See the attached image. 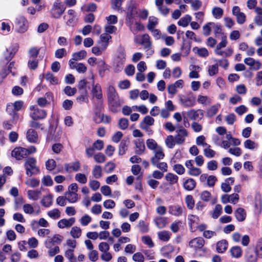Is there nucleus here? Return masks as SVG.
<instances>
[{
  "instance_id": "f257e3e1",
  "label": "nucleus",
  "mask_w": 262,
  "mask_h": 262,
  "mask_svg": "<svg viewBox=\"0 0 262 262\" xmlns=\"http://www.w3.org/2000/svg\"><path fill=\"white\" fill-rule=\"evenodd\" d=\"M107 100L109 110L114 113L120 111L123 103V100L120 98L115 88L112 85H110L107 88Z\"/></svg>"
},
{
  "instance_id": "f03ea898",
  "label": "nucleus",
  "mask_w": 262,
  "mask_h": 262,
  "mask_svg": "<svg viewBox=\"0 0 262 262\" xmlns=\"http://www.w3.org/2000/svg\"><path fill=\"white\" fill-rule=\"evenodd\" d=\"M126 61L125 49L120 46L117 51L113 62V67L116 72H120L123 69Z\"/></svg>"
},
{
  "instance_id": "7ed1b4c3",
  "label": "nucleus",
  "mask_w": 262,
  "mask_h": 262,
  "mask_svg": "<svg viewBox=\"0 0 262 262\" xmlns=\"http://www.w3.org/2000/svg\"><path fill=\"white\" fill-rule=\"evenodd\" d=\"M24 167L28 177L37 175L40 172L39 167L37 166V161L33 157L28 158L25 160Z\"/></svg>"
},
{
  "instance_id": "20e7f679",
  "label": "nucleus",
  "mask_w": 262,
  "mask_h": 262,
  "mask_svg": "<svg viewBox=\"0 0 262 262\" xmlns=\"http://www.w3.org/2000/svg\"><path fill=\"white\" fill-rule=\"evenodd\" d=\"M66 9V6L63 3L59 0H56L52 4L50 9L51 15L54 18H59L64 12Z\"/></svg>"
},
{
  "instance_id": "39448f33",
  "label": "nucleus",
  "mask_w": 262,
  "mask_h": 262,
  "mask_svg": "<svg viewBox=\"0 0 262 262\" xmlns=\"http://www.w3.org/2000/svg\"><path fill=\"white\" fill-rule=\"evenodd\" d=\"M168 212L175 216H181L186 215L185 208L183 205L173 204L168 206Z\"/></svg>"
},
{
  "instance_id": "423d86ee",
  "label": "nucleus",
  "mask_w": 262,
  "mask_h": 262,
  "mask_svg": "<svg viewBox=\"0 0 262 262\" xmlns=\"http://www.w3.org/2000/svg\"><path fill=\"white\" fill-rule=\"evenodd\" d=\"M180 101L181 105L186 107H193L196 104L195 97L192 94L188 96L181 95L180 97Z\"/></svg>"
},
{
  "instance_id": "0eeeda50",
  "label": "nucleus",
  "mask_w": 262,
  "mask_h": 262,
  "mask_svg": "<svg viewBox=\"0 0 262 262\" xmlns=\"http://www.w3.org/2000/svg\"><path fill=\"white\" fill-rule=\"evenodd\" d=\"M179 129L176 130L177 135L174 136L175 141L177 144H182L188 136V132L182 126L178 127Z\"/></svg>"
},
{
  "instance_id": "6e6552de",
  "label": "nucleus",
  "mask_w": 262,
  "mask_h": 262,
  "mask_svg": "<svg viewBox=\"0 0 262 262\" xmlns=\"http://www.w3.org/2000/svg\"><path fill=\"white\" fill-rule=\"evenodd\" d=\"M138 14L137 6L135 4L130 5L127 9L126 21L133 24Z\"/></svg>"
},
{
  "instance_id": "1a4fd4ad",
  "label": "nucleus",
  "mask_w": 262,
  "mask_h": 262,
  "mask_svg": "<svg viewBox=\"0 0 262 262\" xmlns=\"http://www.w3.org/2000/svg\"><path fill=\"white\" fill-rule=\"evenodd\" d=\"M30 110L33 111L30 114V116L33 120L43 119L47 116L46 112L43 110L39 109L34 106H31Z\"/></svg>"
},
{
  "instance_id": "9d476101",
  "label": "nucleus",
  "mask_w": 262,
  "mask_h": 262,
  "mask_svg": "<svg viewBox=\"0 0 262 262\" xmlns=\"http://www.w3.org/2000/svg\"><path fill=\"white\" fill-rule=\"evenodd\" d=\"M12 157L15 158L17 160H21L28 156L27 148L19 147L15 148L11 152Z\"/></svg>"
},
{
  "instance_id": "9b49d317",
  "label": "nucleus",
  "mask_w": 262,
  "mask_h": 262,
  "mask_svg": "<svg viewBox=\"0 0 262 262\" xmlns=\"http://www.w3.org/2000/svg\"><path fill=\"white\" fill-rule=\"evenodd\" d=\"M257 257L254 247H250L246 249L245 255L246 262H257Z\"/></svg>"
},
{
  "instance_id": "f8f14e48",
  "label": "nucleus",
  "mask_w": 262,
  "mask_h": 262,
  "mask_svg": "<svg viewBox=\"0 0 262 262\" xmlns=\"http://www.w3.org/2000/svg\"><path fill=\"white\" fill-rule=\"evenodd\" d=\"M91 83L93 85L92 93L94 97H95L97 99L100 100L102 98V93L101 88L99 84H94L95 81L94 79V76L92 75L90 78Z\"/></svg>"
},
{
  "instance_id": "ddd939ff",
  "label": "nucleus",
  "mask_w": 262,
  "mask_h": 262,
  "mask_svg": "<svg viewBox=\"0 0 262 262\" xmlns=\"http://www.w3.org/2000/svg\"><path fill=\"white\" fill-rule=\"evenodd\" d=\"M187 115L190 119L192 120H201L204 116V111L202 110L192 109L187 112Z\"/></svg>"
},
{
  "instance_id": "4468645a",
  "label": "nucleus",
  "mask_w": 262,
  "mask_h": 262,
  "mask_svg": "<svg viewBox=\"0 0 262 262\" xmlns=\"http://www.w3.org/2000/svg\"><path fill=\"white\" fill-rule=\"evenodd\" d=\"M16 26L17 31L19 33H24L28 29L27 20L24 16H19L16 18Z\"/></svg>"
},
{
  "instance_id": "2eb2a0df",
  "label": "nucleus",
  "mask_w": 262,
  "mask_h": 262,
  "mask_svg": "<svg viewBox=\"0 0 262 262\" xmlns=\"http://www.w3.org/2000/svg\"><path fill=\"white\" fill-rule=\"evenodd\" d=\"M205 244L204 239L201 237H198L191 239L189 243V246L195 251L201 249Z\"/></svg>"
},
{
  "instance_id": "dca6fc26",
  "label": "nucleus",
  "mask_w": 262,
  "mask_h": 262,
  "mask_svg": "<svg viewBox=\"0 0 262 262\" xmlns=\"http://www.w3.org/2000/svg\"><path fill=\"white\" fill-rule=\"evenodd\" d=\"M64 19L67 20L66 24L69 26H74L76 24L75 12L72 9L69 10L67 12V15L63 17Z\"/></svg>"
},
{
  "instance_id": "f3484780",
  "label": "nucleus",
  "mask_w": 262,
  "mask_h": 262,
  "mask_svg": "<svg viewBox=\"0 0 262 262\" xmlns=\"http://www.w3.org/2000/svg\"><path fill=\"white\" fill-rule=\"evenodd\" d=\"M154 156L151 158V162L152 165L157 164L160 160L163 159L165 156L162 147H158L154 151Z\"/></svg>"
},
{
  "instance_id": "a211bd4d",
  "label": "nucleus",
  "mask_w": 262,
  "mask_h": 262,
  "mask_svg": "<svg viewBox=\"0 0 262 262\" xmlns=\"http://www.w3.org/2000/svg\"><path fill=\"white\" fill-rule=\"evenodd\" d=\"M64 167L67 172H76L80 169V163L79 161H75L70 163H66Z\"/></svg>"
},
{
  "instance_id": "6ab92c4d",
  "label": "nucleus",
  "mask_w": 262,
  "mask_h": 262,
  "mask_svg": "<svg viewBox=\"0 0 262 262\" xmlns=\"http://www.w3.org/2000/svg\"><path fill=\"white\" fill-rule=\"evenodd\" d=\"M75 222V219L71 217L69 219H61L57 223L58 228L60 229L69 228L71 227Z\"/></svg>"
},
{
  "instance_id": "aec40b11",
  "label": "nucleus",
  "mask_w": 262,
  "mask_h": 262,
  "mask_svg": "<svg viewBox=\"0 0 262 262\" xmlns=\"http://www.w3.org/2000/svg\"><path fill=\"white\" fill-rule=\"evenodd\" d=\"M126 24L134 34H136L138 31H142L144 28L142 24L136 20V18L134 19V22L133 24L129 21H126Z\"/></svg>"
},
{
  "instance_id": "412c9836",
  "label": "nucleus",
  "mask_w": 262,
  "mask_h": 262,
  "mask_svg": "<svg viewBox=\"0 0 262 262\" xmlns=\"http://www.w3.org/2000/svg\"><path fill=\"white\" fill-rule=\"evenodd\" d=\"M262 209V198L259 193L255 194L254 198V211L256 214H259Z\"/></svg>"
},
{
  "instance_id": "4be33fe9",
  "label": "nucleus",
  "mask_w": 262,
  "mask_h": 262,
  "mask_svg": "<svg viewBox=\"0 0 262 262\" xmlns=\"http://www.w3.org/2000/svg\"><path fill=\"white\" fill-rule=\"evenodd\" d=\"M134 143L136 145L135 152L138 155H142L145 149L144 142L143 139H136L134 141Z\"/></svg>"
},
{
  "instance_id": "5701e85b",
  "label": "nucleus",
  "mask_w": 262,
  "mask_h": 262,
  "mask_svg": "<svg viewBox=\"0 0 262 262\" xmlns=\"http://www.w3.org/2000/svg\"><path fill=\"white\" fill-rule=\"evenodd\" d=\"M27 139L31 143H36L38 140V135L34 129H29L27 132Z\"/></svg>"
},
{
  "instance_id": "b1692460",
  "label": "nucleus",
  "mask_w": 262,
  "mask_h": 262,
  "mask_svg": "<svg viewBox=\"0 0 262 262\" xmlns=\"http://www.w3.org/2000/svg\"><path fill=\"white\" fill-rule=\"evenodd\" d=\"M140 44L144 46L145 49L150 48L151 47L152 42L148 34H144L142 35Z\"/></svg>"
},
{
  "instance_id": "393cba45",
  "label": "nucleus",
  "mask_w": 262,
  "mask_h": 262,
  "mask_svg": "<svg viewBox=\"0 0 262 262\" xmlns=\"http://www.w3.org/2000/svg\"><path fill=\"white\" fill-rule=\"evenodd\" d=\"M236 220L239 222L245 221L246 217V212L242 208H237L234 212Z\"/></svg>"
},
{
  "instance_id": "a878e982",
  "label": "nucleus",
  "mask_w": 262,
  "mask_h": 262,
  "mask_svg": "<svg viewBox=\"0 0 262 262\" xmlns=\"http://www.w3.org/2000/svg\"><path fill=\"white\" fill-rule=\"evenodd\" d=\"M64 195L67 201L70 203H75L79 199L77 193L67 191L65 192Z\"/></svg>"
},
{
  "instance_id": "bb28decb",
  "label": "nucleus",
  "mask_w": 262,
  "mask_h": 262,
  "mask_svg": "<svg viewBox=\"0 0 262 262\" xmlns=\"http://www.w3.org/2000/svg\"><path fill=\"white\" fill-rule=\"evenodd\" d=\"M221 107L219 103L211 106L206 111V116L208 118H211L216 115Z\"/></svg>"
},
{
  "instance_id": "cd10ccee",
  "label": "nucleus",
  "mask_w": 262,
  "mask_h": 262,
  "mask_svg": "<svg viewBox=\"0 0 262 262\" xmlns=\"http://www.w3.org/2000/svg\"><path fill=\"white\" fill-rule=\"evenodd\" d=\"M196 185V182L194 179L189 178L185 180L183 183L184 188L188 191H191L194 189Z\"/></svg>"
},
{
  "instance_id": "c85d7f7f",
  "label": "nucleus",
  "mask_w": 262,
  "mask_h": 262,
  "mask_svg": "<svg viewBox=\"0 0 262 262\" xmlns=\"http://www.w3.org/2000/svg\"><path fill=\"white\" fill-rule=\"evenodd\" d=\"M228 242L226 240L223 239L216 243V250L219 253H224L227 249Z\"/></svg>"
},
{
  "instance_id": "c756f323",
  "label": "nucleus",
  "mask_w": 262,
  "mask_h": 262,
  "mask_svg": "<svg viewBox=\"0 0 262 262\" xmlns=\"http://www.w3.org/2000/svg\"><path fill=\"white\" fill-rule=\"evenodd\" d=\"M230 252L232 257L238 258L242 255V250L239 246H234L230 250Z\"/></svg>"
},
{
  "instance_id": "7c9ffc66",
  "label": "nucleus",
  "mask_w": 262,
  "mask_h": 262,
  "mask_svg": "<svg viewBox=\"0 0 262 262\" xmlns=\"http://www.w3.org/2000/svg\"><path fill=\"white\" fill-rule=\"evenodd\" d=\"M28 196L30 200L36 201L37 200L41 194L40 190H29L27 191Z\"/></svg>"
},
{
  "instance_id": "2f4dec72",
  "label": "nucleus",
  "mask_w": 262,
  "mask_h": 262,
  "mask_svg": "<svg viewBox=\"0 0 262 262\" xmlns=\"http://www.w3.org/2000/svg\"><path fill=\"white\" fill-rule=\"evenodd\" d=\"M86 56V52L85 50H81L72 54V59L75 61L80 60L85 58Z\"/></svg>"
},
{
  "instance_id": "473e14b6",
  "label": "nucleus",
  "mask_w": 262,
  "mask_h": 262,
  "mask_svg": "<svg viewBox=\"0 0 262 262\" xmlns=\"http://www.w3.org/2000/svg\"><path fill=\"white\" fill-rule=\"evenodd\" d=\"M92 174L95 179H99L102 176V169L101 167L98 165H95L92 170Z\"/></svg>"
},
{
  "instance_id": "72a5a7b5",
  "label": "nucleus",
  "mask_w": 262,
  "mask_h": 262,
  "mask_svg": "<svg viewBox=\"0 0 262 262\" xmlns=\"http://www.w3.org/2000/svg\"><path fill=\"white\" fill-rule=\"evenodd\" d=\"M53 196L51 194L44 196L41 200V205L45 207H49L52 204Z\"/></svg>"
},
{
  "instance_id": "f704fd0d",
  "label": "nucleus",
  "mask_w": 262,
  "mask_h": 262,
  "mask_svg": "<svg viewBox=\"0 0 262 262\" xmlns=\"http://www.w3.org/2000/svg\"><path fill=\"white\" fill-rule=\"evenodd\" d=\"M159 238L162 241L167 242L170 238L171 233L168 231L163 230L158 233Z\"/></svg>"
},
{
  "instance_id": "c9c22d12",
  "label": "nucleus",
  "mask_w": 262,
  "mask_h": 262,
  "mask_svg": "<svg viewBox=\"0 0 262 262\" xmlns=\"http://www.w3.org/2000/svg\"><path fill=\"white\" fill-rule=\"evenodd\" d=\"M94 121L98 123L100 122L108 123L111 121V118L110 116L105 115L104 114H99L98 118H94Z\"/></svg>"
},
{
  "instance_id": "e433bc0d",
  "label": "nucleus",
  "mask_w": 262,
  "mask_h": 262,
  "mask_svg": "<svg viewBox=\"0 0 262 262\" xmlns=\"http://www.w3.org/2000/svg\"><path fill=\"white\" fill-rule=\"evenodd\" d=\"M191 20V16L189 15H186L185 16L180 18V19L178 22V24L180 26L186 27L188 25Z\"/></svg>"
},
{
  "instance_id": "4c0bfd02",
  "label": "nucleus",
  "mask_w": 262,
  "mask_h": 262,
  "mask_svg": "<svg viewBox=\"0 0 262 262\" xmlns=\"http://www.w3.org/2000/svg\"><path fill=\"white\" fill-rule=\"evenodd\" d=\"M165 179L170 185H173L178 182V177L172 173H168L165 176Z\"/></svg>"
},
{
  "instance_id": "58836bf2",
  "label": "nucleus",
  "mask_w": 262,
  "mask_h": 262,
  "mask_svg": "<svg viewBox=\"0 0 262 262\" xmlns=\"http://www.w3.org/2000/svg\"><path fill=\"white\" fill-rule=\"evenodd\" d=\"M155 222L158 228H163L167 224V219L165 217H158L155 219Z\"/></svg>"
},
{
  "instance_id": "ea45409f",
  "label": "nucleus",
  "mask_w": 262,
  "mask_h": 262,
  "mask_svg": "<svg viewBox=\"0 0 262 262\" xmlns=\"http://www.w3.org/2000/svg\"><path fill=\"white\" fill-rule=\"evenodd\" d=\"M16 52V49H12L11 51L8 49L6 50V51L4 54L5 60H6V63H8L12 59Z\"/></svg>"
},
{
  "instance_id": "a19ab883",
  "label": "nucleus",
  "mask_w": 262,
  "mask_h": 262,
  "mask_svg": "<svg viewBox=\"0 0 262 262\" xmlns=\"http://www.w3.org/2000/svg\"><path fill=\"white\" fill-rule=\"evenodd\" d=\"M212 25H214V23L209 22L203 26V34L204 36H208L210 34Z\"/></svg>"
},
{
  "instance_id": "79ce46f5",
  "label": "nucleus",
  "mask_w": 262,
  "mask_h": 262,
  "mask_svg": "<svg viewBox=\"0 0 262 262\" xmlns=\"http://www.w3.org/2000/svg\"><path fill=\"white\" fill-rule=\"evenodd\" d=\"M40 48L37 47H31L28 51L29 58H37L39 54Z\"/></svg>"
},
{
  "instance_id": "37998d69",
  "label": "nucleus",
  "mask_w": 262,
  "mask_h": 262,
  "mask_svg": "<svg viewBox=\"0 0 262 262\" xmlns=\"http://www.w3.org/2000/svg\"><path fill=\"white\" fill-rule=\"evenodd\" d=\"M70 234L73 238H78L81 235V229L77 226L73 227L71 230Z\"/></svg>"
},
{
  "instance_id": "c03bdc74",
  "label": "nucleus",
  "mask_w": 262,
  "mask_h": 262,
  "mask_svg": "<svg viewBox=\"0 0 262 262\" xmlns=\"http://www.w3.org/2000/svg\"><path fill=\"white\" fill-rule=\"evenodd\" d=\"M45 78L47 81L51 84H57L58 83V79L55 77L51 73H48L45 75Z\"/></svg>"
},
{
  "instance_id": "a18cd8bd",
  "label": "nucleus",
  "mask_w": 262,
  "mask_h": 262,
  "mask_svg": "<svg viewBox=\"0 0 262 262\" xmlns=\"http://www.w3.org/2000/svg\"><path fill=\"white\" fill-rule=\"evenodd\" d=\"M60 212L58 209H53L50 211H49L47 213L48 215L54 220L58 219L60 217Z\"/></svg>"
},
{
  "instance_id": "49530a36",
  "label": "nucleus",
  "mask_w": 262,
  "mask_h": 262,
  "mask_svg": "<svg viewBox=\"0 0 262 262\" xmlns=\"http://www.w3.org/2000/svg\"><path fill=\"white\" fill-rule=\"evenodd\" d=\"M158 21L156 17H150L148 19L147 28L148 30H153V29H155V27L158 25Z\"/></svg>"
},
{
  "instance_id": "de8ad7c7",
  "label": "nucleus",
  "mask_w": 262,
  "mask_h": 262,
  "mask_svg": "<svg viewBox=\"0 0 262 262\" xmlns=\"http://www.w3.org/2000/svg\"><path fill=\"white\" fill-rule=\"evenodd\" d=\"M223 10L220 7H214L212 10L213 16L216 19L221 18L223 15Z\"/></svg>"
},
{
  "instance_id": "09e8293b",
  "label": "nucleus",
  "mask_w": 262,
  "mask_h": 262,
  "mask_svg": "<svg viewBox=\"0 0 262 262\" xmlns=\"http://www.w3.org/2000/svg\"><path fill=\"white\" fill-rule=\"evenodd\" d=\"M128 141L123 140L121 141L119 145V154L120 155H123L125 153L127 149Z\"/></svg>"
},
{
  "instance_id": "8fccbe9b",
  "label": "nucleus",
  "mask_w": 262,
  "mask_h": 262,
  "mask_svg": "<svg viewBox=\"0 0 262 262\" xmlns=\"http://www.w3.org/2000/svg\"><path fill=\"white\" fill-rule=\"evenodd\" d=\"M146 145L148 149L153 151L156 150L158 147H161L158 146L155 140L148 139L146 141Z\"/></svg>"
},
{
  "instance_id": "3c124183",
  "label": "nucleus",
  "mask_w": 262,
  "mask_h": 262,
  "mask_svg": "<svg viewBox=\"0 0 262 262\" xmlns=\"http://www.w3.org/2000/svg\"><path fill=\"white\" fill-rule=\"evenodd\" d=\"M165 143L167 146L169 148H173L175 145L176 143L175 138L172 135H169L166 139Z\"/></svg>"
},
{
  "instance_id": "603ef678",
  "label": "nucleus",
  "mask_w": 262,
  "mask_h": 262,
  "mask_svg": "<svg viewBox=\"0 0 262 262\" xmlns=\"http://www.w3.org/2000/svg\"><path fill=\"white\" fill-rule=\"evenodd\" d=\"M244 145L245 148L251 150H253L257 147V144L250 139L246 140L244 142Z\"/></svg>"
},
{
  "instance_id": "864d4df0",
  "label": "nucleus",
  "mask_w": 262,
  "mask_h": 262,
  "mask_svg": "<svg viewBox=\"0 0 262 262\" xmlns=\"http://www.w3.org/2000/svg\"><path fill=\"white\" fill-rule=\"evenodd\" d=\"M233 50L231 48H228L224 51L221 50H215L216 55L222 56L223 57H229L233 54Z\"/></svg>"
},
{
  "instance_id": "5fc2aeb1",
  "label": "nucleus",
  "mask_w": 262,
  "mask_h": 262,
  "mask_svg": "<svg viewBox=\"0 0 262 262\" xmlns=\"http://www.w3.org/2000/svg\"><path fill=\"white\" fill-rule=\"evenodd\" d=\"M199 103L207 105L211 103L210 99L207 96L199 95L197 99Z\"/></svg>"
},
{
  "instance_id": "6e6d98bb",
  "label": "nucleus",
  "mask_w": 262,
  "mask_h": 262,
  "mask_svg": "<svg viewBox=\"0 0 262 262\" xmlns=\"http://www.w3.org/2000/svg\"><path fill=\"white\" fill-rule=\"evenodd\" d=\"M254 249L258 257L262 258V238H260L257 241Z\"/></svg>"
},
{
  "instance_id": "4d7b16f0",
  "label": "nucleus",
  "mask_w": 262,
  "mask_h": 262,
  "mask_svg": "<svg viewBox=\"0 0 262 262\" xmlns=\"http://www.w3.org/2000/svg\"><path fill=\"white\" fill-rule=\"evenodd\" d=\"M75 179L76 181L82 184H84L87 182V177L83 173H78L76 174Z\"/></svg>"
},
{
  "instance_id": "13d9d810",
  "label": "nucleus",
  "mask_w": 262,
  "mask_h": 262,
  "mask_svg": "<svg viewBox=\"0 0 262 262\" xmlns=\"http://www.w3.org/2000/svg\"><path fill=\"white\" fill-rule=\"evenodd\" d=\"M25 184L32 188H34L39 186V180L35 178L29 179L26 181Z\"/></svg>"
},
{
  "instance_id": "bf43d9fd",
  "label": "nucleus",
  "mask_w": 262,
  "mask_h": 262,
  "mask_svg": "<svg viewBox=\"0 0 262 262\" xmlns=\"http://www.w3.org/2000/svg\"><path fill=\"white\" fill-rule=\"evenodd\" d=\"M88 257L91 261H96L98 259V252L97 250H92L88 253Z\"/></svg>"
},
{
  "instance_id": "052dcab7",
  "label": "nucleus",
  "mask_w": 262,
  "mask_h": 262,
  "mask_svg": "<svg viewBox=\"0 0 262 262\" xmlns=\"http://www.w3.org/2000/svg\"><path fill=\"white\" fill-rule=\"evenodd\" d=\"M81 95L77 97L76 98V100L77 102L80 104L88 101V99L87 98L88 91H85L84 92H80Z\"/></svg>"
},
{
  "instance_id": "680f3d73",
  "label": "nucleus",
  "mask_w": 262,
  "mask_h": 262,
  "mask_svg": "<svg viewBox=\"0 0 262 262\" xmlns=\"http://www.w3.org/2000/svg\"><path fill=\"white\" fill-rule=\"evenodd\" d=\"M185 202L188 209H192L194 207V201L192 195H187L185 198Z\"/></svg>"
},
{
  "instance_id": "e2e57ef3",
  "label": "nucleus",
  "mask_w": 262,
  "mask_h": 262,
  "mask_svg": "<svg viewBox=\"0 0 262 262\" xmlns=\"http://www.w3.org/2000/svg\"><path fill=\"white\" fill-rule=\"evenodd\" d=\"M38 60L37 58H29L28 66L30 69L35 70L38 67Z\"/></svg>"
},
{
  "instance_id": "0e129e2a",
  "label": "nucleus",
  "mask_w": 262,
  "mask_h": 262,
  "mask_svg": "<svg viewBox=\"0 0 262 262\" xmlns=\"http://www.w3.org/2000/svg\"><path fill=\"white\" fill-rule=\"evenodd\" d=\"M222 213V206L220 204H217L215 207V208L212 214V217L213 219H217L221 214Z\"/></svg>"
},
{
  "instance_id": "69168bd1",
  "label": "nucleus",
  "mask_w": 262,
  "mask_h": 262,
  "mask_svg": "<svg viewBox=\"0 0 262 262\" xmlns=\"http://www.w3.org/2000/svg\"><path fill=\"white\" fill-rule=\"evenodd\" d=\"M95 161L98 163H102L106 161V157L101 152H99L94 156Z\"/></svg>"
},
{
  "instance_id": "338daca9",
  "label": "nucleus",
  "mask_w": 262,
  "mask_h": 262,
  "mask_svg": "<svg viewBox=\"0 0 262 262\" xmlns=\"http://www.w3.org/2000/svg\"><path fill=\"white\" fill-rule=\"evenodd\" d=\"M116 165L114 163L112 162H107L104 168V171L107 173H111L115 168Z\"/></svg>"
},
{
  "instance_id": "774afa93",
  "label": "nucleus",
  "mask_w": 262,
  "mask_h": 262,
  "mask_svg": "<svg viewBox=\"0 0 262 262\" xmlns=\"http://www.w3.org/2000/svg\"><path fill=\"white\" fill-rule=\"evenodd\" d=\"M128 123V119L123 118L119 120L118 125L120 129L124 130L127 128Z\"/></svg>"
}]
</instances>
